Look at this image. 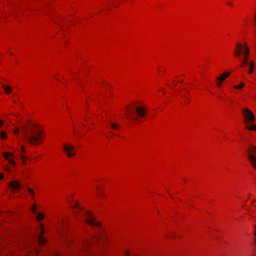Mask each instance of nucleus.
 Instances as JSON below:
<instances>
[{
  "mask_svg": "<svg viewBox=\"0 0 256 256\" xmlns=\"http://www.w3.org/2000/svg\"><path fill=\"white\" fill-rule=\"evenodd\" d=\"M148 106L142 101H134L125 108V115L128 120L136 124L144 122L149 112Z\"/></svg>",
  "mask_w": 256,
  "mask_h": 256,
  "instance_id": "1",
  "label": "nucleus"
},
{
  "mask_svg": "<svg viewBox=\"0 0 256 256\" xmlns=\"http://www.w3.org/2000/svg\"><path fill=\"white\" fill-rule=\"evenodd\" d=\"M26 142L34 146L42 145L46 140V134L44 128L36 123H31L24 136Z\"/></svg>",
  "mask_w": 256,
  "mask_h": 256,
  "instance_id": "2",
  "label": "nucleus"
},
{
  "mask_svg": "<svg viewBox=\"0 0 256 256\" xmlns=\"http://www.w3.org/2000/svg\"><path fill=\"white\" fill-rule=\"evenodd\" d=\"M72 208H76L80 212V216L76 218L77 219L81 218L82 216H86L85 222L86 224L98 228L102 227V223L93 216L92 213L90 211L83 208L78 201L76 202L75 205H72Z\"/></svg>",
  "mask_w": 256,
  "mask_h": 256,
  "instance_id": "3",
  "label": "nucleus"
},
{
  "mask_svg": "<svg viewBox=\"0 0 256 256\" xmlns=\"http://www.w3.org/2000/svg\"><path fill=\"white\" fill-rule=\"evenodd\" d=\"M241 114L244 129L248 131L256 132V124H254L256 117L254 112L248 108H244L241 110Z\"/></svg>",
  "mask_w": 256,
  "mask_h": 256,
  "instance_id": "4",
  "label": "nucleus"
},
{
  "mask_svg": "<svg viewBox=\"0 0 256 256\" xmlns=\"http://www.w3.org/2000/svg\"><path fill=\"white\" fill-rule=\"evenodd\" d=\"M62 152L68 158H73L76 156V149L70 144L64 143L62 145Z\"/></svg>",
  "mask_w": 256,
  "mask_h": 256,
  "instance_id": "5",
  "label": "nucleus"
},
{
  "mask_svg": "<svg viewBox=\"0 0 256 256\" xmlns=\"http://www.w3.org/2000/svg\"><path fill=\"white\" fill-rule=\"evenodd\" d=\"M96 196L100 200H106L108 198L104 185L98 184L96 186Z\"/></svg>",
  "mask_w": 256,
  "mask_h": 256,
  "instance_id": "6",
  "label": "nucleus"
},
{
  "mask_svg": "<svg viewBox=\"0 0 256 256\" xmlns=\"http://www.w3.org/2000/svg\"><path fill=\"white\" fill-rule=\"evenodd\" d=\"M231 74V72H224L220 74L216 78V86L217 88H222V84L224 83L226 78H228L230 75Z\"/></svg>",
  "mask_w": 256,
  "mask_h": 256,
  "instance_id": "7",
  "label": "nucleus"
},
{
  "mask_svg": "<svg viewBox=\"0 0 256 256\" xmlns=\"http://www.w3.org/2000/svg\"><path fill=\"white\" fill-rule=\"evenodd\" d=\"M66 201L70 204V208L71 209L73 210L72 212L74 214L76 218H78L80 214V212L76 208H72V205H75L76 204V202L78 200H75V194H68L66 198ZM80 203V202H78Z\"/></svg>",
  "mask_w": 256,
  "mask_h": 256,
  "instance_id": "8",
  "label": "nucleus"
},
{
  "mask_svg": "<svg viewBox=\"0 0 256 256\" xmlns=\"http://www.w3.org/2000/svg\"><path fill=\"white\" fill-rule=\"evenodd\" d=\"M4 159L8 160V164L11 166V168H14L16 166V163L14 160V152H4L2 154Z\"/></svg>",
  "mask_w": 256,
  "mask_h": 256,
  "instance_id": "9",
  "label": "nucleus"
},
{
  "mask_svg": "<svg viewBox=\"0 0 256 256\" xmlns=\"http://www.w3.org/2000/svg\"><path fill=\"white\" fill-rule=\"evenodd\" d=\"M95 115L88 114L82 124V126L88 127V128L92 129L94 128Z\"/></svg>",
  "mask_w": 256,
  "mask_h": 256,
  "instance_id": "10",
  "label": "nucleus"
},
{
  "mask_svg": "<svg viewBox=\"0 0 256 256\" xmlns=\"http://www.w3.org/2000/svg\"><path fill=\"white\" fill-rule=\"evenodd\" d=\"M19 157L20 159V164L23 166H26L28 163V156L26 152V148L24 145L20 146V150Z\"/></svg>",
  "mask_w": 256,
  "mask_h": 256,
  "instance_id": "11",
  "label": "nucleus"
},
{
  "mask_svg": "<svg viewBox=\"0 0 256 256\" xmlns=\"http://www.w3.org/2000/svg\"><path fill=\"white\" fill-rule=\"evenodd\" d=\"M245 44L249 48L248 45L246 42L236 44L234 51V55L235 57H239L242 53V50H244V52H245Z\"/></svg>",
  "mask_w": 256,
  "mask_h": 256,
  "instance_id": "12",
  "label": "nucleus"
},
{
  "mask_svg": "<svg viewBox=\"0 0 256 256\" xmlns=\"http://www.w3.org/2000/svg\"><path fill=\"white\" fill-rule=\"evenodd\" d=\"M39 228L40 230V232L38 237V241L40 245L43 246L46 243L47 240L44 236V234H45V230L44 225L42 223L39 224Z\"/></svg>",
  "mask_w": 256,
  "mask_h": 256,
  "instance_id": "13",
  "label": "nucleus"
},
{
  "mask_svg": "<svg viewBox=\"0 0 256 256\" xmlns=\"http://www.w3.org/2000/svg\"><path fill=\"white\" fill-rule=\"evenodd\" d=\"M21 184L18 180H12L9 182L8 188L12 193L17 194L20 190Z\"/></svg>",
  "mask_w": 256,
  "mask_h": 256,
  "instance_id": "14",
  "label": "nucleus"
},
{
  "mask_svg": "<svg viewBox=\"0 0 256 256\" xmlns=\"http://www.w3.org/2000/svg\"><path fill=\"white\" fill-rule=\"evenodd\" d=\"M4 4L7 6L6 10H4V13L2 14V15L0 14V18L2 17L5 19H8L9 18V16H7L8 13V12H14V10L13 8H14V4L12 2H8L7 0L4 2Z\"/></svg>",
  "mask_w": 256,
  "mask_h": 256,
  "instance_id": "15",
  "label": "nucleus"
},
{
  "mask_svg": "<svg viewBox=\"0 0 256 256\" xmlns=\"http://www.w3.org/2000/svg\"><path fill=\"white\" fill-rule=\"evenodd\" d=\"M62 224H58V234L60 238L66 240L68 236V230L66 228L62 226Z\"/></svg>",
  "mask_w": 256,
  "mask_h": 256,
  "instance_id": "16",
  "label": "nucleus"
},
{
  "mask_svg": "<svg viewBox=\"0 0 256 256\" xmlns=\"http://www.w3.org/2000/svg\"><path fill=\"white\" fill-rule=\"evenodd\" d=\"M180 95L182 98L183 99L184 102L186 104H188L190 102L192 98L190 96L189 92L187 90H182L180 92Z\"/></svg>",
  "mask_w": 256,
  "mask_h": 256,
  "instance_id": "17",
  "label": "nucleus"
},
{
  "mask_svg": "<svg viewBox=\"0 0 256 256\" xmlns=\"http://www.w3.org/2000/svg\"><path fill=\"white\" fill-rule=\"evenodd\" d=\"M163 236L165 238H181L178 234L172 232L170 230H166L162 233Z\"/></svg>",
  "mask_w": 256,
  "mask_h": 256,
  "instance_id": "18",
  "label": "nucleus"
},
{
  "mask_svg": "<svg viewBox=\"0 0 256 256\" xmlns=\"http://www.w3.org/2000/svg\"><path fill=\"white\" fill-rule=\"evenodd\" d=\"M250 56V48L245 44V52H244L243 60L241 64L242 67H245L247 65Z\"/></svg>",
  "mask_w": 256,
  "mask_h": 256,
  "instance_id": "19",
  "label": "nucleus"
},
{
  "mask_svg": "<svg viewBox=\"0 0 256 256\" xmlns=\"http://www.w3.org/2000/svg\"><path fill=\"white\" fill-rule=\"evenodd\" d=\"M184 79V75H180L178 76H176L172 80L171 84H170V88H174L177 86L178 83H182Z\"/></svg>",
  "mask_w": 256,
  "mask_h": 256,
  "instance_id": "20",
  "label": "nucleus"
},
{
  "mask_svg": "<svg viewBox=\"0 0 256 256\" xmlns=\"http://www.w3.org/2000/svg\"><path fill=\"white\" fill-rule=\"evenodd\" d=\"M156 74L160 76H164L166 74V68L162 65H159L156 68Z\"/></svg>",
  "mask_w": 256,
  "mask_h": 256,
  "instance_id": "21",
  "label": "nucleus"
},
{
  "mask_svg": "<svg viewBox=\"0 0 256 256\" xmlns=\"http://www.w3.org/2000/svg\"><path fill=\"white\" fill-rule=\"evenodd\" d=\"M248 157L250 158L252 156H256V147L254 145H250L248 146L246 150Z\"/></svg>",
  "mask_w": 256,
  "mask_h": 256,
  "instance_id": "22",
  "label": "nucleus"
},
{
  "mask_svg": "<svg viewBox=\"0 0 256 256\" xmlns=\"http://www.w3.org/2000/svg\"><path fill=\"white\" fill-rule=\"evenodd\" d=\"M45 216L44 212H39L36 214V221L40 223H42V222L44 219Z\"/></svg>",
  "mask_w": 256,
  "mask_h": 256,
  "instance_id": "23",
  "label": "nucleus"
},
{
  "mask_svg": "<svg viewBox=\"0 0 256 256\" xmlns=\"http://www.w3.org/2000/svg\"><path fill=\"white\" fill-rule=\"evenodd\" d=\"M2 88L6 94H12V86L7 85H3Z\"/></svg>",
  "mask_w": 256,
  "mask_h": 256,
  "instance_id": "24",
  "label": "nucleus"
},
{
  "mask_svg": "<svg viewBox=\"0 0 256 256\" xmlns=\"http://www.w3.org/2000/svg\"><path fill=\"white\" fill-rule=\"evenodd\" d=\"M249 162L252 168L256 170V156H252L248 158Z\"/></svg>",
  "mask_w": 256,
  "mask_h": 256,
  "instance_id": "25",
  "label": "nucleus"
},
{
  "mask_svg": "<svg viewBox=\"0 0 256 256\" xmlns=\"http://www.w3.org/2000/svg\"><path fill=\"white\" fill-rule=\"evenodd\" d=\"M250 69L248 70L249 74H251L254 72V62L253 60H251L249 62Z\"/></svg>",
  "mask_w": 256,
  "mask_h": 256,
  "instance_id": "26",
  "label": "nucleus"
},
{
  "mask_svg": "<svg viewBox=\"0 0 256 256\" xmlns=\"http://www.w3.org/2000/svg\"><path fill=\"white\" fill-rule=\"evenodd\" d=\"M110 126L112 129L116 131L118 130L120 128V126L116 122L110 124Z\"/></svg>",
  "mask_w": 256,
  "mask_h": 256,
  "instance_id": "27",
  "label": "nucleus"
},
{
  "mask_svg": "<svg viewBox=\"0 0 256 256\" xmlns=\"http://www.w3.org/2000/svg\"><path fill=\"white\" fill-rule=\"evenodd\" d=\"M38 210V206L36 203H34L32 206L30 208V210L33 214H36Z\"/></svg>",
  "mask_w": 256,
  "mask_h": 256,
  "instance_id": "28",
  "label": "nucleus"
},
{
  "mask_svg": "<svg viewBox=\"0 0 256 256\" xmlns=\"http://www.w3.org/2000/svg\"><path fill=\"white\" fill-rule=\"evenodd\" d=\"M27 190L28 192V194L31 196L32 198L34 199V196H35V192H34V190L32 188H28Z\"/></svg>",
  "mask_w": 256,
  "mask_h": 256,
  "instance_id": "29",
  "label": "nucleus"
},
{
  "mask_svg": "<svg viewBox=\"0 0 256 256\" xmlns=\"http://www.w3.org/2000/svg\"><path fill=\"white\" fill-rule=\"evenodd\" d=\"M0 138L2 140H6L8 138V135L6 132L4 130H2L0 134Z\"/></svg>",
  "mask_w": 256,
  "mask_h": 256,
  "instance_id": "30",
  "label": "nucleus"
},
{
  "mask_svg": "<svg viewBox=\"0 0 256 256\" xmlns=\"http://www.w3.org/2000/svg\"><path fill=\"white\" fill-rule=\"evenodd\" d=\"M40 250H34V252H31L28 254V256H37V255L40 253Z\"/></svg>",
  "mask_w": 256,
  "mask_h": 256,
  "instance_id": "31",
  "label": "nucleus"
},
{
  "mask_svg": "<svg viewBox=\"0 0 256 256\" xmlns=\"http://www.w3.org/2000/svg\"><path fill=\"white\" fill-rule=\"evenodd\" d=\"M244 86V82H241L238 85H236L234 86V89H242Z\"/></svg>",
  "mask_w": 256,
  "mask_h": 256,
  "instance_id": "32",
  "label": "nucleus"
},
{
  "mask_svg": "<svg viewBox=\"0 0 256 256\" xmlns=\"http://www.w3.org/2000/svg\"><path fill=\"white\" fill-rule=\"evenodd\" d=\"M20 132V130L18 127H16L13 130V133L14 134H18Z\"/></svg>",
  "mask_w": 256,
  "mask_h": 256,
  "instance_id": "33",
  "label": "nucleus"
},
{
  "mask_svg": "<svg viewBox=\"0 0 256 256\" xmlns=\"http://www.w3.org/2000/svg\"><path fill=\"white\" fill-rule=\"evenodd\" d=\"M130 251L129 250H126L124 252V256H130Z\"/></svg>",
  "mask_w": 256,
  "mask_h": 256,
  "instance_id": "34",
  "label": "nucleus"
},
{
  "mask_svg": "<svg viewBox=\"0 0 256 256\" xmlns=\"http://www.w3.org/2000/svg\"><path fill=\"white\" fill-rule=\"evenodd\" d=\"M4 170L9 172H12L10 167L8 166H6L4 167Z\"/></svg>",
  "mask_w": 256,
  "mask_h": 256,
  "instance_id": "35",
  "label": "nucleus"
},
{
  "mask_svg": "<svg viewBox=\"0 0 256 256\" xmlns=\"http://www.w3.org/2000/svg\"><path fill=\"white\" fill-rule=\"evenodd\" d=\"M112 136V132H108L107 134H106V137H108V138H111Z\"/></svg>",
  "mask_w": 256,
  "mask_h": 256,
  "instance_id": "36",
  "label": "nucleus"
},
{
  "mask_svg": "<svg viewBox=\"0 0 256 256\" xmlns=\"http://www.w3.org/2000/svg\"><path fill=\"white\" fill-rule=\"evenodd\" d=\"M34 159H35V160H36V162H38V161H39V160H40V159H41V157H40V156H36V157L34 158Z\"/></svg>",
  "mask_w": 256,
  "mask_h": 256,
  "instance_id": "37",
  "label": "nucleus"
},
{
  "mask_svg": "<svg viewBox=\"0 0 256 256\" xmlns=\"http://www.w3.org/2000/svg\"><path fill=\"white\" fill-rule=\"evenodd\" d=\"M117 0H108L110 4H114Z\"/></svg>",
  "mask_w": 256,
  "mask_h": 256,
  "instance_id": "38",
  "label": "nucleus"
},
{
  "mask_svg": "<svg viewBox=\"0 0 256 256\" xmlns=\"http://www.w3.org/2000/svg\"><path fill=\"white\" fill-rule=\"evenodd\" d=\"M4 178V174L2 173L0 174V180L3 179Z\"/></svg>",
  "mask_w": 256,
  "mask_h": 256,
  "instance_id": "39",
  "label": "nucleus"
},
{
  "mask_svg": "<svg viewBox=\"0 0 256 256\" xmlns=\"http://www.w3.org/2000/svg\"><path fill=\"white\" fill-rule=\"evenodd\" d=\"M4 124V122L2 120H0V128L2 127Z\"/></svg>",
  "mask_w": 256,
  "mask_h": 256,
  "instance_id": "40",
  "label": "nucleus"
}]
</instances>
